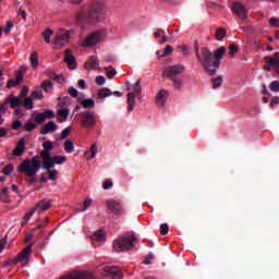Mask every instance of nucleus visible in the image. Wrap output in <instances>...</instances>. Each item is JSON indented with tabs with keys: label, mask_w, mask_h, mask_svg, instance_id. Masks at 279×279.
<instances>
[{
	"label": "nucleus",
	"mask_w": 279,
	"mask_h": 279,
	"mask_svg": "<svg viewBox=\"0 0 279 279\" xmlns=\"http://www.w3.org/2000/svg\"><path fill=\"white\" fill-rule=\"evenodd\" d=\"M108 14V5L104 1H94L81 8L74 14L77 25H97L104 23Z\"/></svg>",
	"instance_id": "obj_1"
},
{
	"label": "nucleus",
	"mask_w": 279,
	"mask_h": 279,
	"mask_svg": "<svg viewBox=\"0 0 279 279\" xmlns=\"http://www.w3.org/2000/svg\"><path fill=\"white\" fill-rule=\"evenodd\" d=\"M43 148L44 149L39 153V158L43 159V169L46 171L53 169L56 165H64V162H66V157L63 155L51 156V151H53V142H44Z\"/></svg>",
	"instance_id": "obj_2"
},
{
	"label": "nucleus",
	"mask_w": 279,
	"mask_h": 279,
	"mask_svg": "<svg viewBox=\"0 0 279 279\" xmlns=\"http://www.w3.org/2000/svg\"><path fill=\"white\" fill-rule=\"evenodd\" d=\"M43 167V161H40V156L36 155L33 158H26L22 161V163L17 167L19 173H25L28 180V184H34L36 182V173L40 171Z\"/></svg>",
	"instance_id": "obj_3"
},
{
	"label": "nucleus",
	"mask_w": 279,
	"mask_h": 279,
	"mask_svg": "<svg viewBox=\"0 0 279 279\" xmlns=\"http://www.w3.org/2000/svg\"><path fill=\"white\" fill-rule=\"evenodd\" d=\"M196 59L208 75H215L217 73V69L213 66V51H210V48L202 47L201 52H197Z\"/></svg>",
	"instance_id": "obj_4"
},
{
	"label": "nucleus",
	"mask_w": 279,
	"mask_h": 279,
	"mask_svg": "<svg viewBox=\"0 0 279 279\" xmlns=\"http://www.w3.org/2000/svg\"><path fill=\"white\" fill-rule=\"evenodd\" d=\"M134 241H136L135 235H131L130 238L126 236H118L113 241V250L114 252H128V250H131V247H134Z\"/></svg>",
	"instance_id": "obj_5"
},
{
	"label": "nucleus",
	"mask_w": 279,
	"mask_h": 279,
	"mask_svg": "<svg viewBox=\"0 0 279 279\" xmlns=\"http://www.w3.org/2000/svg\"><path fill=\"white\" fill-rule=\"evenodd\" d=\"M32 256V244H28L26 247L22 250L20 254L13 259H9L5 263V266L9 267L10 265H17L20 263L22 267H25L29 263V257Z\"/></svg>",
	"instance_id": "obj_6"
},
{
	"label": "nucleus",
	"mask_w": 279,
	"mask_h": 279,
	"mask_svg": "<svg viewBox=\"0 0 279 279\" xmlns=\"http://www.w3.org/2000/svg\"><path fill=\"white\" fill-rule=\"evenodd\" d=\"M106 36H108V33L104 29L97 31L95 33H92L89 36H87L82 41V47L88 48V47H95V45H99L102 40L106 39Z\"/></svg>",
	"instance_id": "obj_7"
},
{
	"label": "nucleus",
	"mask_w": 279,
	"mask_h": 279,
	"mask_svg": "<svg viewBox=\"0 0 279 279\" xmlns=\"http://www.w3.org/2000/svg\"><path fill=\"white\" fill-rule=\"evenodd\" d=\"M81 125L85 130H93L97 125V116L95 111H84L81 118Z\"/></svg>",
	"instance_id": "obj_8"
},
{
	"label": "nucleus",
	"mask_w": 279,
	"mask_h": 279,
	"mask_svg": "<svg viewBox=\"0 0 279 279\" xmlns=\"http://www.w3.org/2000/svg\"><path fill=\"white\" fill-rule=\"evenodd\" d=\"M134 93H129L128 94V112H132L134 110V106H136V95H141L143 93V88L141 87V80H137L136 83L133 86Z\"/></svg>",
	"instance_id": "obj_9"
},
{
	"label": "nucleus",
	"mask_w": 279,
	"mask_h": 279,
	"mask_svg": "<svg viewBox=\"0 0 279 279\" xmlns=\"http://www.w3.org/2000/svg\"><path fill=\"white\" fill-rule=\"evenodd\" d=\"M72 34H75L74 28H71L69 31L60 29L54 37V45H58L59 47H64V45H66L69 40H71Z\"/></svg>",
	"instance_id": "obj_10"
},
{
	"label": "nucleus",
	"mask_w": 279,
	"mask_h": 279,
	"mask_svg": "<svg viewBox=\"0 0 279 279\" xmlns=\"http://www.w3.org/2000/svg\"><path fill=\"white\" fill-rule=\"evenodd\" d=\"M181 73H184V65H172L163 70L162 77H178L177 75H180Z\"/></svg>",
	"instance_id": "obj_11"
},
{
	"label": "nucleus",
	"mask_w": 279,
	"mask_h": 279,
	"mask_svg": "<svg viewBox=\"0 0 279 279\" xmlns=\"http://www.w3.org/2000/svg\"><path fill=\"white\" fill-rule=\"evenodd\" d=\"M226 54V47H220L211 53V63L214 69H219L221 66V58Z\"/></svg>",
	"instance_id": "obj_12"
},
{
	"label": "nucleus",
	"mask_w": 279,
	"mask_h": 279,
	"mask_svg": "<svg viewBox=\"0 0 279 279\" xmlns=\"http://www.w3.org/2000/svg\"><path fill=\"white\" fill-rule=\"evenodd\" d=\"M47 119H56V112L53 110H51V109H48V110H45L41 113H38L34 118L35 123H38L39 125H43V123L45 121H47Z\"/></svg>",
	"instance_id": "obj_13"
},
{
	"label": "nucleus",
	"mask_w": 279,
	"mask_h": 279,
	"mask_svg": "<svg viewBox=\"0 0 279 279\" xmlns=\"http://www.w3.org/2000/svg\"><path fill=\"white\" fill-rule=\"evenodd\" d=\"M107 207L113 215H123V204L119 201H107Z\"/></svg>",
	"instance_id": "obj_14"
},
{
	"label": "nucleus",
	"mask_w": 279,
	"mask_h": 279,
	"mask_svg": "<svg viewBox=\"0 0 279 279\" xmlns=\"http://www.w3.org/2000/svg\"><path fill=\"white\" fill-rule=\"evenodd\" d=\"M232 12L236 14L242 21H245L247 19V9H245V5L241 4V2L233 3L231 8Z\"/></svg>",
	"instance_id": "obj_15"
},
{
	"label": "nucleus",
	"mask_w": 279,
	"mask_h": 279,
	"mask_svg": "<svg viewBox=\"0 0 279 279\" xmlns=\"http://www.w3.org/2000/svg\"><path fill=\"white\" fill-rule=\"evenodd\" d=\"M64 62L68 64V68L71 71H75V69H77V63L75 62V56H73V52L69 49L64 51Z\"/></svg>",
	"instance_id": "obj_16"
},
{
	"label": "nucleus",
	"mask_w": 279,
	"mask_h": 279,
	"mask_svg": "<svg viewBox=\"0 0 279 279\" xmlns=\"http://www.w3.org/2000/svg\"><path fill=\"white\" fill-rule=\"evenodd\" d=\"M4 105H9L14 110V108L23 106V99L20 96L9 95L4 100Z\"/></svg>",
	"instance_id": "obj_17"
},
{
	"label": "nucleus",
	"mask_w": 279,
	"mask_h": 279,
	"mask_svg": "<svg viewBox=\"0 0 279 279\" xmlns=\"http://www.w3.org/2000/svg\"><path fill=\"white\" fill-rule=\"evenodd\" d=\"M53 206V203H51V201L44 198L41 201H39L35 207H33V210H36L38 213H45V210H49V208H51Z\"/></svg>",
	"instance_id": "obj_18"
},
{
	"label": "nucleus",
	"mask_w": 279,
	"mask_h": 279,
	"mask_svg": "<svg viewBox=\"0 0 279 279\" xmlns=\"http://www.w3.org/2000/svg\"><path fill=\"white\" fill-rule=\"evenodd\" d=\"M104 271H106V274L111 276V278H113V279L123 278V272L117 266H107V267L104 268Z\"/></svg>",
	"instance_id": "obj_19"
},
{
	"label": "nucleus",
	"mask_w": 279,
	"mask_h": 279,
	"mask_svg": "<svg viewBox=\"0 0 279 279\" xmlns=\"http://www.w3.org/2000/svg\"><path fill=\"white\" fill-rule=\"evenodd\" d=\"M69 114H71V110L69 108H62L60 107V109L57 110V121L59 123H64L66 121H69Z\"/></svg>",
	"instance_id": "obj_20"
},
{
	"label": "nucleus",
	"mask_w": 279,
	"mask_h": 279,
	"mask_svg": "<svg viewBox=\"0 0 279 279\" xmlns=\"http://www.w3.org/2000/svg\"><path fill=\"white\" fill-rule=\"evenodd\" d=\"M57 130H58V124H56V122H53V121H49L48 123H46L41 126L40 134H43V136H45L47 134H51V133L56 132Z\"/></svg>",
	"instance_id": "obj_21"
},
{
	"label": "nucleus",
	"mask_w": 279,
	"mask_h": 279,
	"mask_svg": "<svg viewBox=\"0 0 279 279\" xmlns=\"http://www.w3.org/2000/svg\"><path fill=\"white\" fill-rule=\"evenodd\" d=\"M169 98V93L166 89H160L156 96L157 106L159 108L165 107L167 99Z\"/></svg>",
	"instance_id": "obj_22"
},
{
	"label": "nucleus",
	"mask_w": 279,
	"mask_h": 279,
	"mask_svg": "<svg viewBox=\"0 0 279 279\" xmlns=\"http://www.w3.org/2000/svg\"><path fill=\"white\" fill-rule=\"evenodd\" d=\"M86 70L97 71L99 69V59L96 56H92L85 63Z\"/></svg>",
	"instance_id": "obj_23"
},
{
	"label": "nucleus",
	"mask_w": 279,
	"mask_h": 279,
	"mask_svg": "<svg viewBox=\"0 0 279 279\" xmlns=\"http://www.w3.org/2000/svg\"><path fill=\"white\" fill-rule=\"evenodd\" d=\"M23 74L17 73L16 78H10L7 83V88H16V86H21L23 84Z\"/></svg>",
	"instance_id": "obj_24"
},
{
	"label": "nucleus",
	"mask_w": 279,
	"mask_h": 279,
	"mask_svg": "<svg viewBox=\"0 0 279 279\" xmlns=\"http://www.w3.org/2000/svg\"><path fill=\"white\" fill-rule=\"evenodd\" d=\"M13 154L15 156H23V154H25V138H21L17 142L16 147L13 150Z\"/></svg>",
	"instance_id": "obj_25"
},
{
	"label": "nucleus",
	"mask_w": 279,
	"mask_h": 279,
	"mask_svg": "<svg viewBox=\"0 0 279 279\" xmlns=\"http://www.w3.org/2000/svg\"><path fill=\"white\" fill-rule=\"evenodd\" d=\"M92 241L101 242L106 241V233H104V230H98L93 233L90 236Z\"/></svg>",
	"instance_id": "obj_26"
},
{
	"label": "nucleus",
	"mask_w": 279,
	"mask_h": 279,
	"mask_svg": "<svg viewBox=\"0 0 279 279\" xmlns=\"http://www.w3.org/2000/svg\"><path fill=\"white\" fill-rule=\"evenodd\" d=\"M22 106L25 110H34V98L28 96L24 101L22 100Z\"/></svg>",
	"instance_id": "obj_27"
},
{
	"label": "nucleus",
	"mask_w": 279,
	"mask_h": 279,
	"mask_svg": "<svg viewBox=\"0 0 279 279\" xmlns=\"http://www.w3.org/2000/svg\"><path fill=\"white\" fill-rule=\"evenodd\" d=\"M226 36H228V31L226 28H223V27L217 28V31H216V40L221 41V40H223V38Z\"/></svg>",
	"instance_id": "obj_28"
},
{
	"label": "nucleus",
	"mask_w": 279,
	"mask_h": 279,
	"mask_svg": "<svg viewBox=\"0 0 279 279\" xmlns=\"http://www.w3.org/2000/svg\"><path fill=\"white\" fill-rule=\"evenodd\" d=\"M112 92L108 87H104L98 92V99H106V97H110Z\"/></svg>",
	"instance_id": "obj_29"
},
{
	"label": "nucleus",
	"mask_w": 279,
	"mask_h": 279,
	"mask_svg": "<svg viewBox=\"0 0 279 279\" xmlns=\"http://www.w3.org/2000/svg\"><path fill=\"white\" fill-rule=\"evenodd\" d=\"M59 102L58 106L59 108H64V106H71V97L65 96L62 98V96H59L58 98Z\"/></svg>",
	"instance_id": "obj_30"
},
{
	"label": "nucleus",
	"mask_w": 279,
	"mask_h": 279,
	"mask_svg": "<svg viewBox=\"0 0 279 279\" xmlns=\"http://www.w3.org/2000/svg\"><path fill=\"white\" fill-rule=\"evenodd\" d=\"M171 81L173 82V86H174L175 90L182 89V86L184 84V80H182V77L174 76L171 78Z\"/></svg>",
	"instance_id": "obj_31"
},
{
	"label": "nucleus",
	"mask_w": 279,
	"mask_h": 279,
	"mask_svg": "<svg viewBox=\"0 0 279 279\" xmlns=\"http://www.w3.org/2000/svg\"><path fill=\"white\" fill-rule=\"evenodd\" d=\"M36 214V209H31V211H28L23 220H22V228H25V226H27V223H29V219H32V217H34V215Z\"/></svg>",
	"instance_id": "obj_32"
},
{
	"label": "nucleus",
	"mask_w": 279,
	"mask_h": 279,
	"mask_svg": "<svg viewBox=\"0 0 279 279\" xmlns=\"http://www.w3.org/2000/svg\"><path fill=\"white\" fill-rule=\"evenodd\" d=\"M64 149H65L66 154H73V151L75 149V145L73 144V142L71 140L65 141Z\"/></svg>",
	"instance_id": "obj_33"
},
{
	"label": "nucleus",
	"mask_w": 279,
	"mask_h": 279,
	"mask_svg": "<svg viewBox=\"0 0 279 279\" xmlns=\"http://www.w3.org/2000/svg\"><path fill=\"white\" fill-rule=\"evenodd\" d=\"M41 88L45 90V93H49L50 90H53V83H51L49 80H46L41 83Z\"/></svg>",
	"instance_id": "obj_34"
},
{
	"label": "nucleus",
	"mask_w": 279,
	"mask_h": 279,
	"mask_svg": "<svg viewBox=\"0 0 279 279\" xmlns=\"http://www.w3.org/2000/svg\"><path fill=\"white\" fill-rule=\"evenodd\" d=\"M31 66L38 69V52H33L29 58Z\"/></svg>",
	"instance_id": "obj_35"
},
{
	"label": "nucleus",
	"mask_w": 279,
	"mask_h": 279,
	"mask_svg": "<svg viewBox=\"0 0 279 279\" xmlns=\"http://www.w3.org/2000/svg\"><path fill=\"white\" fill-rule=\"evenodd\" d=\"M51 36H53V31L49 28L43 33V38L47 45L51 43Z\"/></svg>",
	"instance_id": "obj_36"
},
{
	"label": "nucleus",
	"mask_w": 279,
	"mask_h": 279,
	"mask_svg": "<svg viewBox=\"0 0 279 279\" xmlns=\"http://www.w3.org/2000/svg\"><path fill=\"white\" fill-rule=\"evenodd\" d=\"M81 106L84 108H95V100L93 98L83 99Z\"/></svg>",
	"instance_id": "obj_37"
},
{
	"label": "nucleus",
	"mask_w": 279,
	"mask_h": 279,
	"mask_svg": "<svg viewBox=\"0 0 279 279\" xmlns=\"http://www.w3.org/2000/svg\"><path fill=\"white\" fill-rule=\"evenodd\" d=\"M37 124L34 122H27L25 125L22 126L23 132H34L36 130Z\"/></svg>",
	"instance_id": "obj_38"
},
{
	"label": "nucleus",
	"mask_w": 279,
	"mask_h": 279,
	"mask_svg": "<svg viewBox=\"0 0 279 279\" xmlns=\"http://www.w3.org/2000/svg\"><path fill=\"white\" fill-rule=\"evenodd\" d=\"M13 28H14V22L9 20V21H7V24H5L4 28H2V29H3L4 34H7V36H9Z\"/></svg>",
	"instance_id": "obj_39"
},
{
	"label": "nucleus",
	"mask_w": 279,
	"mask_h": 279,
	"mask_svg": "<svg viewBox=\"0 0 279 279\" xmlns=\"http://www.w3.org/2000/svg\"><path fill=\"white\" fill-rule=\"evenodd\" d=\"M105 71H107V77L109 80H112V77H114V75H117V70L112 66L105 68Z\"/></svg>",
	"instance_id": "obj_40"
},
{
	"label": "nucleus",
	"mask_w": 279,
	"mask_h": 279,
	"mask_svg": "<svg viewBox=\"0 0 279 279\" xmlns=\"http://www.w3.org/2000/svg\"><path fill=\"white\" fill-rule=\"evenodd\" d=\"M171 53H173V47L172 46H166L163 49V52L161 53V56H159V58H165L167 56H171Z\"/></svg>",
	"instance_id": "obj_41"
},
{
	"label": "nucleus",
	"mask_w": 279,
	"mask_h": 279,
	"mask_svg": "<svg viewBox=\"0 0 279 279\" xmlns=\"http://www.w3.org/2000/svg\"><path fill=\"white\" fill-rule=\"evenodd\" d=\"M48 178L49 180H52V182H56V180H58V170L53 169H49L48 170Z\"/></svg>",
	"instance_id": "obj_42"
},
{
	"label": "nucleus",
	"mask_w": 279,
	"mask_h": 279,
	"mask_svg": "<svg viewBox=\"0 0 279 279\" xmlns=\"http://www.w3.org/2000/svg\"><path fill=\"white\" fill-rule=\"evenodd\" d=\"M97 156V144H92L90 155L87 157L88 160H93Z\"/></svg>",
	"instance_id": "obj_43"
},
{
	"label": "nucleus",
	"mask_w": 279,
	"mask_h": 279,
	"mask_svg": "<svg viewBox=\"0 0 279 279\" xmlns=\"http://www.w3.org/2000/svg\"><path fill=\"white\" fill-rule=\"evenodd\" d=\"M14 171V166L12 163L7 165L3 169H2V173L3 175H10V173H12Z\"/></svg>",
	"instance_id": "obj_44"
},
{
	"label": "nucleus",
	"mask_w": 279,
	"mask_h": 279,
	"mask_svg": "<svg viewBox=\"0 0 279 279\" xmlns=\"http://www.w3.org/2000/svg\"><path fill=\"white\" fill-rule=\"evenodd\" d=\"M223 84V78L221 76L213 78V88H219Z\"/></svg>",
	"instance_id": "obj_45"
},
{
	"label": "nucleus",
	"mask_w": 279,
	"mask_h": 279,
	"mask_svg": "<svg viewBox=\"0 0 279 279\" xmlns=\"http://www.w3.org/2000/svg\"><path fill=\"white\" fill-rule=\"evenodd\" d=\"M113 184H114V183L112 182L111 179H106V180L104 181V183H102V189H104L105 191H108V189H112Z\"/></svg>",
	"instance_id": "obj_46"
},
{
	"label": "nucleus",
	"mask_w": 279,
	"mask_h": 279,
	"mask_svg": "<svg viewBox=\"0 0 279 279\" xmlns=\"http://www.w3.org/2000/svg\"><path fill=\"white\" fill-rule=\"evenodd\" d=\"M177 49L183 53V56H189L191 53V50H189V47L186 45L178 46Z\"/></svg>",
	"instance_id": "obj_47"
},
{
	"label": "nucleus",
	"mask_w": 279,
	"mask_h": 279,
	"mask_svg": "<svg viewBox=\"0 0 279 279\" xmlns=\"http://www.w3.org/2000/svg\"><path fill=\"white\" fill-rule=\"evenodd\" d=\"M28 94H29V87L23 86L19 97H21V99H25V97H27Z\"/></svg>",
	"instance_id": "obj_48"
},
{
	"label": "nucleus",
	"mask_w": 279,
	"mask_h": 279,
	"mask_svg": "<svg viewBox=\"0 0 279 279\" xmlns=\"http://www.w3.org/2000/svg\"><path fill=\"white\" fill-rule=\"evenodd\" d=\"M270 90H272V93H279V82L278 81H274L272 83H270Z\"/></svg>",
	"instance_id": "obj_49"
},
{
	"label": "nucleus",
	"mask_w": 279,
	"mask_h": 279,
	"mask_svg": "<svg viewBox=\"0 0 279 279\" xmlns=\"http://www.w3.org/2000/svg\"><path fill=\"white\" fill-rule=\"evenodd\" d=\"M169 233V225L167 223H162L160 226V234H162V236H165V234Z\"/></svg>",
	"instance_id": "obj_50"
},
{
	"label": "nucleus",
	"mask_w": 279,
	"mask_h": 279,
	"mask_svg": "<svg viewBox=\"0 0 279 279\" xmlns=\"http://www.w3.org/2000/svg\"><path fill=\"white\" fill-rule=\"evenodd\" d=\"M68 93H69L70 97H78L80 96V92H77V89L75 87H70L68 89Z\"/></svg>",
	"instance_id": "obj_51"
},
{
	"label": "nucleus",
	"mask_w": 279,
	"mask_h": 279,
	"mask_svg": "<svg viewBox=\"0 0 279 279\" xmlns=\"http://www.w3.org/2000/svg\"><path fill=\"white\" fill-rule=\"evenodd\" d=\"M236 51H239V46H236V44H231L229 46L230 56H234V53H236Z\"/></svg>",
	"instance_id": "obj_52"
},
{
	"label": "nucleus",
	"mask_w": 279,
	"mask_h": 279,
	"mask_svg": "<svg viewBox=\"0 0 279 279\" xmlns=\"http://www.w3.org/2000/svg\"><path fill=\"white\" fill-rule=\"evenodd\" d=\"M96 84L98 86H104L106 84V76L99 75L96 77Z\"/></svg>",
	"instance_id": "obj_53"
},
{
	"label": "nucleus",
	"mask_w": 279,
	"mask_h": 279,
	"mask_svg": "<svg viewBox=\"0 0 279 279\" xmlns=\"http://www.w3.org/2000/svg\"><path fill=\"white\" fill-rule=\"evenodd\" d=\"M33 99H43V92L40 90H35L32 93V96H31Z\"/></svg>",
	"instance_id": "obj_54"
},
{
	"label": "nucleus",
	"mask_w": 279,
	"mask_h": 279,
	"mask_svg": "<svg viewBox=\"0 0 279 279\" xmlns=\"http://www.w3.org/2000/svg\"><path fill=\"white\" fill-rule=\"evenodd\" d=\"M71 134V129L70 128H65L62 132H61V138H68V136Z\"/></svg>",
	"instance_id": "obj_55"
},
{
	"label": "nucleus",
	"mask_w": 279,
	"mask_h": 279,
	"mask_svg": "<svg viewBox=\"0 0 279 279\" xmlns=\"http://www.w3.org/2000/svg\"><path fill=\"white\" fill-rule=\"evenodd\" d=\"M151 260H154V255L149 254L144 259V265H151Z\"/></svg>",
	"instance_id": "obj_56"
},
{
	"label": "nucleus",
	"mask_w": 279,
	"mask_h": 279,
	"mask_svg": "<svg viewBox=\"0 0 279 279\" xmlns=\"http://www.w3.org/2000/svg\"><path fill=\"white\" fill-rule=\"evenodd\" d=\"M269 23L272 25V27H279V20L276 17H270Z\"/></svg>",
	"instance_id": "obj_57"
},
{
	"label": "nucleus",
	"mask_w": 279,
	"mask_h": 279,
	"mask_svg": "<svg viewBox=\"0 0 279 279\" xmlns=\"http://www.w3.org/2000/svg\"><path fill=\"white\" fill-rule=\"evenodd\" d=\"M21 125H23V122H21V120H15L12 124V130H19Z\"/></svg>",
	"instance_id": "obj_58"
},
{
	"label": "nucleus",
	"mask_w": 279,
	"mask_h": 279,
	"mask_svg": "<svg viewBox=\"0 0 279 279\" xmlns=\"http://www.w3.org/2000/svg\"><path fill=\"white\" fill-rule=\"evenodd\" d=\"M278 104H279V97H278V96H275V97L271 99L269 106H270V108H274L275 106H278Z\"/></svg>",
	"instance_id": "obj_59"
},
{
	"label": "nucleus",
	"mask_w": 279,
	"mask_h": 279,
	"mask_svg": "<svg viewBox=\"0 0 279 279\" xmlns=\"http://www.w3.org/2000/svg\"><path fill=\"white\" fill-rule=\"evenodd\" d=\"M90 204H93V199L87 198V199L84 202L83 210H88Z\"/></svg>",
	"instance_id": "obj_60"
},
{
	"label": "nucleus",
	"mask_w": 279,
	"mask_h": 279,
	"mask_svg": "<svg viewBox=\"0 0 279 279\" xmlns=\"http://www.w3.org/2000/svg\"><path fill=\"white\" fill-rule=\"evenodd\" d=\"M8 136V130L5 128H0V138H5Z\"/></svg>",
	"instance_id": "obj_61"
},
{
	"label": "nucleus",
	"mask_w": 279,
	"mask_h": 279,
	"mask_svg": "<svg viewBox=\"0 0 279 279\" xmlns=\"http://www.w3.org/2000/svg\"><path fill=\"white\" fill-rule=\"evenodd\" d=\"M3 250H5V239L0 240V254L3 252Z\"/></svg>",
	"instance_id": "obj_62"
},
{
	"label": "nucleus",
	"mask_w": 279,
	"mask_h": 279,
	"mask_svg": "<svg viewBox=\"0 0 279 279\" xmlns=\"http://www.w3.org/2000/svg\"><path fill=\"white\" fill-rule=\"evenodd\" d=\"M162 34H165V31H162L161 28L157 29V32L155 33V38H160Z\"/></svg>",
	"instance_id": "obj_63"
},
{
	"label": "nucleus",
	"mask_w": 279,
	"mask_h": 279,
	"mask_svg": "<svg viewBox=\"0 0 279 279\" xmlns=\"http://www.w3.org/2000/svg\"><path fill=\"white\" fill-rule=\"evenodd\" d=\"M194 51L197 56V53H201L202 50H199V44L197 41L194 43Z\"/></svg>",
	"instance_id": "obj_64"
}]
</instances>
